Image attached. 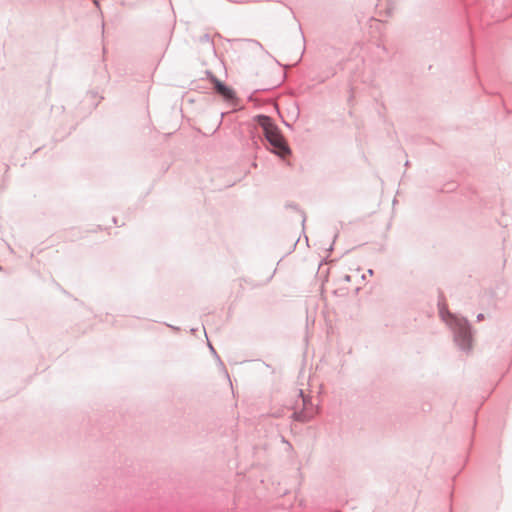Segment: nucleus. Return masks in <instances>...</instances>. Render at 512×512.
<instances>
[{
  "mask_svg": "<svg viewBox=\"0 0 512 512\" xmlns=\"http://www.w3.org/2000/svg\"><path fill=\"white\" fill-rule=\"evenodd\" d=\"M216 88H217V91L220 93V94H224V84L220 83V82H217L216 84Z\"/></svg>",
  "mask_w": 512,
  "mask_h": 512,
  "instance_id": "nucleus-3",
  "label": "nucleus"
},
{
  "mask_svg": "<svg viewBox=\"0 0 512 512\" xmlns=\"http://www.w3.org/2000/svg\"><path fill=\"white\" fill-rule=\"evenodd\" d=\"M477 319H478L479 321H480V320H483V319H484L483 314H479V315L477 316Z\"/></svg>",
  "mask_w": 512,
  "mask_h": 512,
  "instance_id": "nucleus-5",
  "label": "nucleus"
},
{
  "mask_svg": "<svg viewBox=\"0 0 512 512\" xmlns=\"http://www.w3.org/2000/svg\"><path fill=\"white\" fill-rule=\"evenodd\" d=\"M459 326H460V328H461V329H463V330H465V328H466V327H465L466 325H465V322H464V321H461V322L459 323Z\"/></svg>",
  "mask_w": 512,
  "mask_h": 512,
  "instance_id": "nucleus-4",
  "label": "nucleus"
},
{
  "mask_svg": "<svg viewBox=\"0 0 512 512\" xmlns=\"http://www.w3.org/2000/svg\"><path fill=\"white\" fill-rule=\"evenodd\" d=\"M260 124L265 131L267 140L273 147V151L281 157L288 155L290 153V149L278 128L271 122V119L267 116H262L260 118Z\"/></svg>",
  "mask_w": 512,
  "mask_h": 512,
  "instance_id": "nucleus-1",
  "label": "nucleus"
},
{
  "mask_svg": "<svg viewBox=\"0 0 512 512\" xmlns=\"http://www.w3.org/2000/svg\"><path fill=\"white\" fill-rule=\"evenodd\" d=\"M226 112H235L243 108L242 101L231 88L226 87Z\"/></svg>",
  "mask_w": 512,
  "mask_h": 512,
  "instance_id": "nucleus-2",
  "label": "nucleus"
}]
</instances>
